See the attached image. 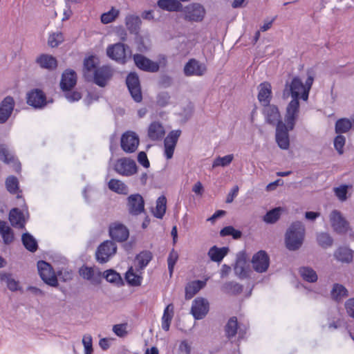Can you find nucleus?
Wrapping results in <instances>:
<instances>
[{
	"label": "nucleus",
	"instance_id": "nucleus-58",
	"mask_svg": "<svg viewBox=\"0 0 354 354\" xmlns=\"http://www.w3.org/2000/svg\"><path fill=\"white\" fill-rule=\"evenodd\" d=\"M64 40L63 34L61 32H53L49 35L48 43L53 48L58 46Z\"/></svg>",
	"mask_w": 354,
	"mask_h": 354
},
{
	"label": "nucleus",
	"instance_id": "nucleus-27",
	"mask_svg": "<svg viewBox=\"0 0 354 354\" xmlns=\"http://www.w3.org/2000/svg\"><path fill=\"white\" fill-rule=\"evenodd\" d=\"M259 93L258 100L259 102L264 106L270 104L272 95V87L268 82H263L258 86Z\"/></svg>",
	"mask_w": 354,
	"mask_h": 354
},
{
	"label": "nucleus",
	"instance_id": "nucleus-46",
	"mask_svg": "<svg viewBox=\"0 0 354 354\" xmlns=\"http://www.w3.org/2000/svg\"><path fill=\"white\" fill-rule=\"evenodd\" d=\"M22 243L24 247L30 252H35L37 249V243L35 239L29 233L22 235Z\"/></svg>",
	"mask_w": 354,
	"mask_h": 354
},
{
	"label": "nucleus",
	"instance_id": "nucleus-60",
	"mask_svg": "<svg viewBox=\"0 0 354 354\" xmlns=\"http://www.w3.org/2000/svg\"><path fill=\"white\" fill-rule=\"evenodd\" d=\"M128 324L122 323L113 326L112 330L119 337H124L128 334Z\"/></svg>",
	"mask_w": 354,
	"mask_h": 354
},
{
	"label": "nucleus",
	"instance_id": "nucleus-56",
	"mask_svg": "<svg viewBox=\"0 0 354 354\" xmlns=\"http://www.w3.org/2000/svg\"><path fill=\"white\" fill-rule=\"evenodd\" d=\"M82 0H64L66 8L64 10L63 21L68 19L73 15V7L81 2Z\"/></svg>",
	"mask_w": 354,
	"mask_h": 354
},
{
	"label": "nucleus",
	"instance_id": "nucleus-22",
	"mask_svg": "<svg viewBox=\"0 0 354 354\" xmlns=\"http://www.w3.org/2000/svg\"><path fill=\"white\" fill-rule=\"evenodd\" d=\"M15 106V102L12 97L4 98L0 104V123L6 122L10 118Z\"/></svg>",
	"mask_w": 354,
	"mask_h": 354
},
{
	"label": "nucleus",
	"instance_id": "nucleus-61",
	"mask_svg": "<svg viewBox=\"0 0 354 354\" xmlns=\"http://www.w3.org/2000/svg\"><path fill=\"white\" fill-rule=\"evenodd\" d=\"M241 234V231L234 229L232 226L225 227L220 232L221 236H232L235 239H239Z\"/></svg>",
	"mask_w": 354,
	"mask_h": 354
},
{
	"label": "nucleus",
	"instance_id": "nucleus-55",
	"mask_svg": "<svg viewBox=\"0 0 354 354\" xmlns=\"http://www.w3.org/2000/svg\"><path fill=\"white\" fill-rule=\"evenodd\" d=\"M238 323L236 317H233L229 319L225 326V333L227 336L230 338L237 333Z\"/></svg>",
	"mask_w": 354,
	"mask_h": 354
},
{
	"label": "nucleus",
	"instance_id": "nucleus-45",
	"mask_svg": "<svg viewBox=\"0 0 354 354\" xmlns=\"http://www.w3.org/2000/svg\"><path fill=\"white\" fill-rule=\"evenodd\" d=\"M234 154H227L224 156H218L213 161L212 168H216L218 167H227L232 163V162L234 160Z\"/></svg>",
	"mask_w": 354,
	"mask_h": 354
},
{
	"label": "nucleus",
	"instance_id": "nucleus-52",
	"mask_svg": "<svg viewBox=\"0 0 354 354\" xmlns=\"http://www.w3.org/2000/svg\"><path fill=\"white\" fill-rule=\"evenodd\" d=\"M317 241L318 244L324 248L330 247L333 243V238L326 232L318 233L317 235Z\"/></svg>",
	"mask_w": 354,
	"mask_h": 354
},
{
	"label": "nucleus",
	"instance_id": "nucleus-23",
	"mask_svg": "<svg viewBox=\"0 0 354 354\" xmlns=\"http://www.w3.org/2000/svg\"><path fill=\"white\" fill-rule=\"evenodd\" d=\"M111 76L112 72L111 68L108 66H102L95 71L92 78L97 85L103 87L106 84L107 81Z\"/></svg>",
	"mask_w": 354,
	"mask_h": 354
},
{
	"label": "nucleus",
	"instance_id": "nucleus-9",
	"mask_svg": "<svg viewBox=\"0 0 354 354\" xmlns=\"http://www.w3.org/2000/svg\"><path fill=\"white\" fill-rule=\"evenodd\" d=\"M209 310V303L208 300L203 297H196L192 301L191 308V314L195 319L199 320L203 319Z\"/></svg>",
	"mask_w": 354,
	"mask_h": 354
},
{
	"label": "nucleus",
	"instance_id": "nucleus-7",
	"mask_svg": "<svg viewBox=\"0 0 354 354\" xmlns=\"http://www.w3.org/2000/svg\"><path fill=\"white\" fill-rule=\"evenodd\" d=\"M114 170L120 175L131 176L137 172V165L133 160L122 158L115 163Z\"/></svg>",
	"mask_w": 354,
	"mask_h": 354
},
{
	"label": "nucleus",
	"instance_id": "nucleus-4",
	"mask_svg": "<svg viewBox=\"0 0 354 354\" xmlns=\"http://www.w3.org/2000/svg\"><path fill=\"white\" fill-rule=\"evenodd\" d=\"M117 251V246L111 241H105L97 248L95 257L97 261L100 263L108 262L114 256Z\"/></svg>",
	"mask_w": 354,
	"mask_h": 354
},
{
	"label": "nucleus",
	"instance_id": "nucleus-5",
	"mask_svg": "<svg viewBox=\"0 0 354 354\" xmlns=\"http://www.w3.org/2000/svg\"><path fill=\"white\" fill-rule=\"evenodd\" d=\"M106 54L111 59L120 63H124L127 57L131 56V51L124 44L117 43L107 47Z\"/></svg>",
	"mask_w": 354,
	"mask_h": 354
},
{
	"label": "nucleus",
	"instance_id": "nucleus-51",
	"mask_svg": "<svg viewBox=\"0 0 354 354\" xmlns=\"http://www.w3.org/2000/svg\"><path fill=\"white\" fill-rule=\"evenodd\" d=\"M352 186L350 185H341L338 187L333 188L335 195L339 201L343 202L347 199V193L349 189H351Z\"/></svg>",
	"mask_w": 354,
	"mask_h": 354
},
{
	"label": "nucleus",
	"instance_id": "nucleus-43",
	"mask_svg": "<svg viewBox=\"0 0 354 354\" xmlns=\"http://www.w3.org/2000/svg\"><path fill=\"white\" fill-rule=\"evenodd\" d=\"M0 280L6 283L7 287L10 291L15 292L19 290V281L13 279L11 274L0 273Z\"/></svg>",
	"mask_w": 354,
	"mask_h": 354
},
{
	"label": "nucleus",
	"instance_id": "nucleus-57",
	"mask_svg": "<svg viewBox=\"0 0 354 354\" xmlns=\"http://www.w3.org/2000/svg\"><path fill=\"white\" fill-rule=\"evenodd\" d=\"M6 186L10 193L17 194L19 190V181L16 177L10 176L6 180Z\"/></svg>",
	"mask_w": 354,
	"mask_h": 354
},
{
	"label": "nucleus",
	"instance_id": "nucleus-8",
	"mask_svg": "<svg viewBox=\"0 0 354 354\" xmlns=\"http://www.w3.org/2000/svg\"><path fill=\"white\" fill-rule=\"evenodd\" d=\"M37 268L40 277L46 283L53 287L58 285L57 277L49 263L40 261L37 263Z\"/></svg>",
	"mask_w": 354,
	"mask_h": 354
},
{
	"label": "nucleus",
	"instance_id": "nucleus-17",
	"mask_svg": "<svg viewBox=\"0 0 354 354\" xmlns=\"http://www.w3.org/2000/svg\"><path fill=\"white\" fill-rule=\"evenodd\" d=\"M299 110V100L292 99L287 106L285 115V124L289 126L290 129H293L295 127V122L298 117Z\"/></svg>",
	"mask_w": 354,
	"mask_h": 354
},
{
	"label": "nucleus",
	"instance_id": "nucleus-15",
	"mask_svg": "<svg viewBox=\"0 0 354 354\" xmlns=\"http://www.w3.org/2000/svg\"><path fill=\"white\" fill-rule=\"evenodd\" d=\"M292 129L285 123H279L276 127V142L281 149H288L290 146L288 131Z\"/></svg>",
	"mask_w": 354,
	"mask_h": 354
},
{
	"label": "nucleus",
	"instance_id": "nucleus-32",
	"mask_svg": "<svg viewBox=\"0 0 354 354\" xmlns=\"http://www.w3.org/2000/svg\"><path fill=\"white\" fill-rule=\"evenodd\" d=\"M206 284L205 281L196 280L189 283L185 287V298L192 299Z\"/></svg>",
	"mask_w": 354,
	"mask_h": 354
},
{
	"label": "nucleus",
	"instance_id": "nucleus-2",
	"mask_svg": "<svg viewBox=\"0 0 354 354\" xmlns=\"http://www.w3.org/2000/svg\"><path fill=\"white\" fill-rule=\"evenodd\" d=\"M305 236V227L301 222L296 221L291 224L286 232L285 243L286 248L295 251L301 248Z\"/></svg>",
	"mask_w": 354,
	"mask_h": 354
},
{
	"label": "nucleus",
	"instance_id": "nucleus-40",
	"mask_svg": "<svg viewBox=\"0 0 354 354\" xmlns=\"http://www.w3.org/2000/svg\"><path fill=\"white\" fill-rule=\"evenodd\" d=\"M167 198L165 196H159L156 201V208L153 211V214L158 218H162L166 212Z\"/></svg>",
	"mask_w": 354,
	"mask_h": 354
},
{
	"label": "nucleus",
	"instance_id": "nucleus-21",
	"mask_svg": "<svg viewBox=\"0 0 354 354\" xmlns=\"http://www.w3.org/2000/svg\"><path fill=\"white\" fill-rule=\"evenodd\" d=\"M133 59L136 65L143 71L156 72L159 69V65L158 63L151 61L142 55H134Z\"/></svg>",
	"mask_w": 354,
	"mask_h": 354
},
{
	"label": "nucleus",
	"instance_id": "nucleus-1",
	"mask_svg": "<svg viewBox=\"0 0 354 354\" xmlns=\"http://www.w3.org/2000/svg\"><path fill=\"white\" fill-rule=\"evenodd\" d=\"M313 81L314 78L311 75H308L305 84L299 77H295L290 84L286 83L283 92V97L286 99L290 95L292 99L299 100L300 97L303 100L306 101Z\"/></svg>",
	"mask_w": 354,
	"mask_h": 354
},
{
	"label": "nucleus",
	"instance_id": "nucleus-18",
	"mask_svg": "<svg viewBox=\"0 0 354 354\" xmlns=\"http://www.w3.org/2000/svg\"><path fill=\"white\" fill-rule=\"evenodd\" d=\"M79 273L83 279L89 281L91 284L98 285L101 282L102 275L97 268L83 266L80 269Z\"/></svg>",
	"mask_w": 354,
	"mask_h": 354
},
{
	"label": "nucleus",
	"instance_id": "nucleus-36",
	"mask_svg": "<svg viewBox=\"0 0 354 354\" xmlns=\"http://www.w3.org/2000/svg\"><path fill=\"white\" fill-rule=\"evenodd\" d=\"M0 234L5 244H10L14 240L13 231L8 224L3 221H0Z\"/></svg>",
	"mask_w": 354,
	"mask_h": 354
},
{
	"label": "nucleus",
	"instance_id": "nucleus-29",
	"mask_svg": "<svg viewBox=\"0 0 354 354\" xmlns=\"http://www.w3.org/2000/svg\"><path fill=\"white\" fill-rule=\"evenodd\" d=\"M9 220L13 227L24 228L25 226V215L18 208H13L10 210Z\"/></svg>",
	"mask_w": 354,
	"mask_h": 354
},
{
	"label": "nucleus",
	"instance_id": "nucleus-47",
	"mask_svg": "<svg viewBox=\"0 0 354 354\" xmlns=\"http://www.w3.org/2000/svg\"><path fill=\"white\" fill-rule=\"evenodd\" d=\"M103 277L106 280L117 286L122 284V279L120 275L113 270H107L103 273Z\"/></svg>",
	"mask_w": 354,
	"mask_h": 354
},
{
	"label": "nucleus",
	"instance_id": "nucleus-35",
	"mask_svg": "<svg viewBox=\"0 0 354 354\" xmlns=\"http://www.w3.org/2000/svg\"><path fill=\"white\" fill-rule=\"evenodd\" d=\"M125 24L131 33L137 34L141 25V19L138 16L129 15L125 18Z\"/></svg>",
	"mask_w": 354,
	"mask_h": 354
},
{
	"label": "nucleus",
	"instance_id": "nucleus-13",
	"mask_svg": "<svg viewBox=\"0 0 354 354\" xmlns=\"http://www.w3.org/2000/svg\"><path fill=\"white\" fill-rule=\"evenodd\" d=\"M251 263L257 272L263 273L268 269L270 258L265 251L260 250L253 255Z\"/></svg>",
	"mask_w": 354,
	"mask_h": 354
},
{
	"label": "nucleus",
	"instance_id": "nucleus-59",
	"mask_svg": "<svg viewBox=\"0 0 354 354\" xmlns=\"http://www.w3.org/2000/svg\"><path fill=\"white\" fill-rule=\"evenodd\" d=\"M82 342L84 346V354H93V338L91 335L89 334L84 335Z\"/></svg>",
	"mask_w": 354,
	"mask_h": 354
},
{
	"label": "nucleus",
	"instance_id": "nucleus-49",
	"mask_svg": "<svg viewBox=\"0 0 354 354\" xmlns=\"http://www.w3.org/2000/svg\"><path fill=\"white\" fill-rule=\"evenodd\" d=\"M301 277L306 281L313 283L317 280L316 272L308 267H303L299 270Z\"/></svg>",
	"mask_w": 354,
	"mask_h": 354
},
{
	"label": "nucleus",
	"instance_id": "nucleus-19",
	"mask_svg": "<svg viewBox=\"0 0 354 354\" xmlns=\"http://www.w3.org/2000/svg\"><path fill=\"white\" fill-rule=\"evenodd\" d=\"M205 64L195 59H189L184 66V73L186 76H202L206 72Z\"/></svg>",
	"mask_w": 354,
	"mask_h": 354
},
{
	"label": "nucleus",
	"instance_id": "nucleus-63",
	"mask_svg": "<svg viewBox=\"0 0 354 354\" xmlns=\"http://www.w3.org/2000/svg\"><path fill=\"white\" fill-rule=\"evenodd\" d=\"M346 142V138L344 136H337L334 140V147L339 154L344 152V146Z\"/></svg>",
	"mask_w": 354,
	"mask_h": 354
},
{
	"label": "nucleus",
	"instance_id": "nucleus-31",
	"mask_svg": "<svg viewBox=\"0 0 354 354\" xmlns=\"http://www.w3.org/2000/svg\"><path fill=\"white\" fill-rule=\"evenodd\" d=\"M97 64V58L95 56H91L85 59L84 62V74L87 80L92 79Z\"/></svg>",
	"mask_w": 354,
	"mask_h": 354
},
{
	"label": "nucleus",
	"instance_id": "nucleus-33",
	"mask_svg": "<svg viewBox=\"0 0 354 354\" xmlns=\"http://www.w3.org/2000/svg\"><path fill=\"white\" fill-rule=\"evenodd\" d=\"M228 252L229 248L227 247L218 248L214 245L209 249L208 256L212 261L221 262Z\"/></svg>",
	"mask_w": 354,
	"mask_h": 354
},
{
	"label": "nucleus",
	"instance_id": "nucleus-30",
	"mask_svg": "<svg viewBox=\"0 0 354 354\" xmlns=\"http://www.w3.org/2000/svg\"><path fill=\"white\" fill-rule=\"evenodd\" d=\"M165 133V129L160 122H153L149 127L148 136L152 140H160Z\"/></svg>",
	"mask_w": 354,
	"mask_h": 354
},
{
	"label": "nucleus",
	"instance_id": "nucleus-64",
	"mask_svg": "<svg viewBox=\"0 0 354 354\" xmlns=\"http://www.w3.org/2000/svg\"><path fill=\"white\" fill-rule=\"evenodd\" d=\"M224 288L228 292H232L233 294H238L242 291V286L236 282H228L225 284Z\"/></svg>",
	"mask_w": 354,
	"mask_h": 354
},
{
	"label": "nucleus",
	"instance_id": "nucleus-44",
	"mask_svg": "<svg viewBox=\"0 0 354 354\" xmlns=\"http://www.w3.org/2000/svg\"><path fill=\"white\" fill-rule=\"evenodd\" d=\"M152 259V255L150 252L145 251L140 252L136 257L137 266L136 268L142 270L149 263Z\"/></svg>",
	"mask_w": 354,
	"mask_h": 354
},
{
	"label": "nucleus",
	"instance_id": "nucleus-50",
	"mask_svg": "<svg viewBox=\"0 0 354 354\" xmlns=\"http://www.w3.org/2000/svg\"><path fill=\"white\" fill-rule=\"evenodd\" d=\"M120 15V10L113 7L106 12L101 15V22L104 24L111 23L115 20Z\"/></svg>",
	"mask_w": 354,
	"mask_h": 354
},
{
	"label": "nucleus",
	"instance_id": "nucleus-24",
	"mask_svg": "<svg viewBox=\"0 0 354 354\" xmlns=\"http://www.w3.org/2000/svg\"><path fill=\"white\" fill-rule=\"evenodd\" d=\"M77 82V75L74 71L66 70L62 76L60 87L63 91H68L73 88Z\"/></svg>",
	"mask_w": 354,
	"mask_h": 354
},
{
	"label": "nucleus",
	"instance_id": "nucleus-28",
	"mask_svg": "<svg viewBox=\"0 0 354 354\" xmlns=\"http://www.w3.org/2000/svg\"><path fill=\"white\" fill-rule=\"evenodd\" d=\"M125 278L129 285L138 286L142 280V270L136 267H131L127 272Z\"/></svg>",
	"mask_w": 354,
	"mask_h": 354
},
{
	"label": "nucleus",
	"instance_id": "nucleus-11",
	"mask_svg": "<svg viewBox=\"0 0 354 354\" xmlns=\"http://www.w3.org/2000/svg\"><path fill=\"white\" fill-rule=\"evenodd\" d=\"M185 19L190 21H201L205 14V10L199 3H192L183 9Z\"/></svg>",
	"mask_w": 354,
	"mask_h": 354
},
{
	"label": "nucleus",
	"instance_id": "nucleus-20",
	"mask_svg": "<svg viewBox=\"0 0 354 354\" xmlns=\"http://www.w3.org/2000/svg\"><path fill=\"white\" fill-rule=\"evenodd\" d=\"M263 113L268 123L276 127L279 123H283L281 120V115L276 106L272 104L264 106Z\"/></svg>",
	"mask_w": 354,
	"mask_h": 354
},
{
	"label": "nucleus",
	"instance_id": "nucleus-26",
	"mask_svg": "<svg viewBox=\"0 0 354 354\" xmlns=\"http://www.w3.org/2000/svg\"><path fill=\"white\" fill-rule=\"evenodd\" d=\"M109 234L117 241H124L129 237V230L122 224L115 223L110 227Z\"/></svg>",
	"mask_w": 354,
	"mask_h": 354
},
{
	"label": "nucleus",
	"instance_id": "nucleus-10",
	"mask_svg": "<svg viewBox=\"0 0 354 354\" xmlns=\"http://www.w3.org/2000/svg\"><path fill=\"white\" fill-rule=\"evenodd\" d=\"M139 142V138L136 133L127 131L121 137L120 145L124 152L131 153L136 151Z\"/></svg>",
	"mask_w": 354,
	"mask_h": 354
},
{
	"label": "nucleus",
	"instance_id": "nucleus-16",
	"mask_svg": "<svg viewBox=\"0 0 354 354\" xmlns=\"http://www.w3.org/2000/svg\"><path fill=\"white\" fill-rule=\"evenodd\" d=\"M127 208L132 215H138L145 210V202L139 194H131L127 198Z\"/></svg>",
	"mask_w": 354,
	"mask_h": 354
},
{
	"label": "nucleus",
	"instance_id": "nucleus-54",
	"mask_svg": "<svg viewBox=\"0 0 354 354\" xmlns=\"http://www.w3.org/2000/svg\"><path fill=\"white\" fill-rule=\"evenodd\" d=\"M281 211L282 208L281 207L274 208L266 213L263 217V221L267 223H275L279 218Z\"/></svg>",
	"mask_w": 354,
	"mask_h": 354
},
{
	"label": "nucleus",
	"instance_id": "nucleus-25",
	"mask_svg": "<svg viewBox=\"0 0 354 354\" xmlns=\"http://www.w3.org/2000/svg\"><path fill=\"white\" fill-rule=\"evenodd\" d=\"M27 103L35 108H41L46 103V97L41 91L35 89L27 94Z\"/></svg>",
	"mask_w": 354,
	"mask_h": 354
},
{
	"label": "nucleus",
	"instance_id": "nucleus-53",
	"mask_svg": "<svg viewBox=\"0 0 354 354\" xmlns=\"http://www.w3.org/2000/svg\"><path fill=\"white\" fill-rule=\"evenodd\" d=\"M351 128H352V123L348 119L342 118L336 122L335 131L337 133H346Z\"/></svg>",
	"mask_w": 354,
	"mask_h": 354
},
{
	"label": "nucleus",
	"instance_id": "nucleus-38",
	"mask_svg": "<svg viewBox=\"0 0 354 354\" xmlns=\"http://www.w3.org/2000/svg\"><path fill=\"white\" fill-rule=\"evenodd\" d=\"M108 187L109 189L119 194L126 195L129 192L128 187L120 180L111 179Z\"/></svg>",
	"mask_w": 354,
	"mask_h": 354
},
{
	"label": "nucleus",
	"instance_id": "nucleus-34",
	"mask_svg": "<svg viewBox=\"0 0 354 354\" xmlns=\"http://www.w3.org/2000/svg\"><path fill=\"white\" fill-rule=\"evenodd\" d=\"M157 5L162 10L169 12L180 11L183 7L178 0H159Z\"/></svg>",
	"mask_w": 354,
	"mask_h": 354
},
{
	"label": "nucleus",
	"instance_id": "nucleus-39",
	"mask_svg": "<svg viewBox=\"0 0 354 354\" xmlns=\"http://www.w3.org/2000/svg\"><path fill=\"white\" fill-rule=\"evenodd\" d=\"M37 62L41 68L53 69L57 67V60L52 55H41L37 58Z\"/></svg>",
	"mask_w": 354,
	"mask_h": 354
},
{
	"label": "nucleus",
	"instance_id": "nucleus-14",
	"mask_svg": "<svg viewBox=\"0 0 354 354\" xmlns=\"http://www.w3.org/2000/svg\"><path fill=\"white\" fill-rule=\"evenodd\" d=\"M126 84L131 95L135 102H141L142 100V95L138 76L133 73L129 74L126 80Z\"/></svg>",
	"mask_w": 354,
	"mask_h": 354
},
{
	"label": "nucleus",
	"instance_id": "nucleus-6",
	"mask_svg": "<svg viewBox=\"0 0 354 354\" xmlns=\"http://www.w3.org/2000/svg\"><path fill=\"white\" fill-rule=\"evenodd\" d=\"M0 160L9 165L16 172H20L21 165L14 151L6 144H0Z\"/></svg>",
	"mask_w": 354,
	"mask_h": 354
},
{
	"label": "nucleus",
	"instance_id": "nucleus-3",
	"mask_svg": "<svg viewBox=\"0 0 354 354\" xmlns=\"http://www.w3.org/2000/svg\"><path fill=\"white\" fill-rule=\"evenodd\" d=\"M328 218L333 231L337 234H344L351 230L348 221L339 210L333 209L331 211L328 215Z\"/></svg>",
	"mask_w": 354,
	"mask_h": 354
},
{
	"label": "nucleus",
	"instance_id": "nucleus-12",
	"mask_svg": "<svg viewBox=\"0 0 354 354\" xmlns=\"http://www.w3.org/2000/svg\"><path fill=\"white\" fill-rule=\"evenodd\" d=\"M180 134V130H173L170 131L165 138L164 155L167 160H169L173 157L174 152Z\"/></svg>",
	"mask_w": 354,
	"mask_h": 354
},
{
	"label": "nucleus",
	"instance_id": "nucleus-37",
	"mask_svg": "<svg viewBox=\"0 0 354 354\" xmlns=\"http://www.w3.org/2000/svg\"><path fill=\"white\" fill-rule=\"evenodd\" d=\"M174 316V306L170 304H168L164 310L162 317V328L168 331L169 330L170 324Z\"/></svg>",
	"mask_w": 354,
	"mask_h": 354
},
{
	"label": "nucleus",
	"instance_id": "nucleus-41",
	"mask_svg": "<svg viewBox=\"0 0 354 354\" xmlns=\"http://www.w3.org/2000/svg\"><path fill=\"white\" fill-rule=\"evenodd\" d=\"M335 259L341 262L349 263L352 261L353 254L350 249L344 247L339 248L334 253Z\"/></svg>",
	"mask_w": 354,
	"mask_h": 354
},
{
	"label": "nucleus",
	"instance_id": "nucleus-48",
	"mask_svg": "<svg viewBox=\"0 0 354 354\" xmlns=\"http://www.w3.org/2000/svg\"><path fill=\"white\" fill-rule=\"evenodd\" d=\"M347 295L348 291L344 286L339 283L334 284L331 290V296L335 300H342L343 298L346 297Z\"/></svg>",
	"mask_w": 354,
	"mask_h": 354
},
{
	"label": "nucleus",
	"instance_id": "nucleus-42",
	"mask_svg": "<svg viewBox=\"0 0 354 354\" xmlns=\"http://www.w3.org/2000/svg\"><path fill=\"white\" fill-rule=\"evenodd\" d=\"M234 270L236 275L240 278H245L248 276L246 261L243 257L237 258Z\"/></svg>",
	"mask_w": 354,
	"mask_h": 354
},
{
	"label": "nucleus",
	"instance_id": "nucleus-62",
	"mask_svg": "<svg viewBox=\"0 0 354 354\" xmlns=\"http://www.w3.org/2000/svg\"><path fill=\"white\" fill-rule=\"evenodd\" d=\"M178 259V253L174 249H172L167 258L168 270L170 276L172 275L174 266Z\"/></svg>",
	"mask_w": 354,
	"mask_h": 354
}]
</instances>
